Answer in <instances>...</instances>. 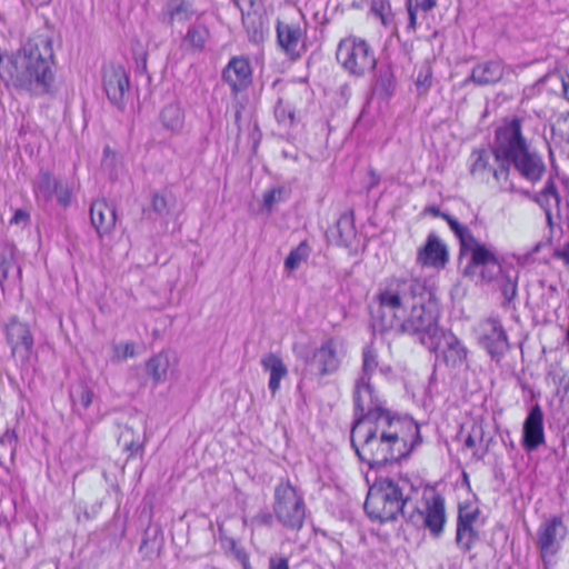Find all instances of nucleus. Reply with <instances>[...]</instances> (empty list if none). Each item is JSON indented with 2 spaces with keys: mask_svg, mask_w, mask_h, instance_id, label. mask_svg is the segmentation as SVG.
<instances>
[{
  "mask_svg": "<svg viewBox=\"0 0 569 569\" xmlns=\"http://www.w3.org/2000/svg\"><path fill=\"white\" fill-rule=\"evenodd\" d=\"M350 441L359 459L373 468L408 457L422 440L411 418L371 413L355 420Z\"/></svg>",
  "mask_w": 569,
  "mask_h": 569,
  "instance_id": "2",
  "label": "nucleus"
},
{
  "mask_svg": "<svg viewBox=\"0 0 569 569\" xmlns=\"http://www.w3.org/2000/svg\"><path fill=\"white\" fill-rule=\"evenodd\" d=\"M37 199L44 202L53 198L57 202L67 208L71 203V191L69 186L60 179L54 178L49 171L41 170L33 184Z\"/></svg>",
  "mask_w": 569,
  "mask_h": 569,
  "instance_id": "14",
  "label": "nucleus"
},
{
  "mask_svg": "<svg viewBox=\"0 0 569 569\" xmlns=\"http://www.w3.org/2000/svg\"><path fill=\"white\" fill-rule=\"evenodd\" d=\"M22 267L17 248L11 243L0 244V286L21 284Z\"/></svg>",
  "mask_w": 569,
  "mask_h": 569,
  "instance_id": "19",
  "label": "nucleus"
},
{
  "mask_svg": "<svg viewBox=\"0 0 569 569\" xmlns=\"http://www.w3.org/2000/svg\"><path fill=\"white\" fill-rule=\"evenodd\" d=\"M426 282L419 279H391L378 293L382 330H392L416 296L425 295Z\"/></svg>",
  "mask_w": 569,
  "mask_h": 569,
  "instance_id": "6",
  "label": "nucleus"
},
{
  "mask_svg": "<svg viewBox=\"0 0 569 569\" xmlns=\"http://www.w3.org/2000/svg\"><path fill=\"white\" fill-rule=\"evenodd\" d=\"M415 486L407 477L399 479L379 478L369 488L365 511L372 520L380 522L396 520L399 515L407 521L428 529L431 536L438 538L443 532L446 523L445 499L435 493L425 499L423 510L410 509V500Z\"/></svg>",
  "mask_w": 569,
  "mask_h": 569,
  "instance_id": "3",
  "label": "nucleus"
},
{
  "mask_svg": "<svg viewBox=\"0 0 569 569\" xmlns=\"http://www.w3.org/2000/svg\"><path fill=\"white\" fill-rule=\"evenodd\" d=\"M209 37V28L204 23L197 21L188 28L183 37V43L193 51H202Z\"/></svg>",
  "mask_w": 569,
  "mask_h": 569,
  "instance_id": "29",
  "label": "nucleus"
},
{
  "mask_svg": "<svg viewBox=\"0 0 569 569\" xmlns=\"http://www.w3.org/2000/svg\"><path fill=\"white\" fill-rule=\"evenodd\" d=\"M160 121L166 129L172 132L180 131L184 123V114L180 104H167L160 112Z\"/></svg>",
  "mask_w": 569,
  "mask_h": 569,
  "instance_id": "30",
  "label": "nucleus"
},
{
  "mask_svg": "<svg viewBox=\"0 0 569 569\" xmlns=\"http://www.w3.org/2000/svg\"><path fill=\"white\" fill-rule=\"evenodd\" d=\"M29 220V213L22 209L16 210L13 217L10 220L12 224H19Z\"/></svg>",
  "mask_w": 569,
  "mask_h": 569,
  "instance_id": "52",
  "label": "nucleus"
},
{
  "mask_svg": "<svg viewBox=\"0 0 569 569\" xmlns=\"http://www.w3.org/2000/svg\"><path fill=\"white\" fill-rule=\"evenodd\" d=\"M423 213L431 214L433 217H439L443 219V216H446V212H441L440 209L437 206H428L425 208Z\"/></svg>",
  "mask_w": 569,
  "mask_h": 569,
  "instance_id": "54",
  "label": "nucleus"
},
{
  "mask_svg": "<svg viewBox=\"0 0 569 569\" xmlns=\"http://www.w3.org/2000/svg\"><path fill=\"white\" fill-rule=\"evenodd\" d=\"M4 336L14 361L22 368L28 367L34 347V339L29 325L17 317H11L4 323Z\"/></svg>",
  "mask_w": 569,
  "mask_h": 569,
  "instance_id": "10",
  "label": "nucleus"
},
{
  "mask_svg": "<svg viewBox=\"0 0 569 569\" xmlns=\"http://www.w3.org/2000/svg\"><path fill=\"white\" fill-rule=\"evenodd\" d=\"M347 355V349L342 340L338 338H328L317 347L311 357H306V370L302 379L316 378L321 379L327 376L337 373Z\"/></svg>",
  "mask_w": 569,
  "mask_h": 569,
  "instance_id": "9",
  "label": "nucleus"
},
{
  "mask_svg": "<svg viewBox=\"0 0 569 569\" xmlns=\"http://www.w3.org/2000/svg\"><path fill=\"white\" fill-rule=\"evenodd\" d=\"M103 90L110 102L119 108L123 106L129 90V77L122 66L109 64L102 70Z\"/></svg>",
  "mask_w": 569,
  "mask_h": 569,
  "instance_id": "15",
  "label": "nucleus"
},
{
  "mask_svg": "<svg viewBox=\"0 0 569 569\" xmlns=\"http://www.w3.org/2000/svg\"><path fill=\"white\" fill-rule=\"evenodd\" d=\"M443 220L447 221L455 236L460 240L461 248H467V241H475V237L468 227L461 224L456 218L447 213L443 216Z\"/></svg>",
  "mask_w": 569,
  "mask_h": 569,
  "instance_id": "39",
  "label": "nucleus"
},
{
  "mask_svg": "<svg viewBox=\"0 0 569 569\" xmlns=\"http://www.w3.org/2000/svg\"><path fill=\"white\" fill-rule=\"evenodd\" d=\"M118 442L126 451L130 452V456L136 455L142 448L139 435H136L133 428L128 425L122 427L118 437Z\"/></svg>",
  "mask_w": 569,
  "mask_h": 569,
  "instance_id": "34",
  "label": "nucleus"
},
{
  "mask_svg": "<svg viewBox=\"0 0 569 569\" xmlns=\"http://www.w3.org/2000/svg\"><path fill=\"white\" fill-rule=\"evenodd\" d=\"M288 196V192L284 188H274L268 190L263 194V204L267 209H271L274 203L283 201Z\"/></svg>",
  "mask_w": 569,
  "mask_h": 569,
  "instance_id": "44",
  "label": "nucleus"
},
{
  "mask_svg": "<svg viewBox=\"0 0 569 569\" xmlns=\"http://www.w3.org/2000/svg\"><path fill=\"white\" fill-rule=\"evenodd\" d=\"M269 569H289V561L283 557H271L269 559Z\"/></svg>",
  "mask_w": 569,
  "mask_h": 569,
  "instance_id": "50",
  "label": "nucleus"
},
{
  "mask_svg": "<svg viewBox=\"0 0 569 569\" xmlns=\"http://www.w3.org/2000/svg\"><path fill=\"white\" fill-rule=\"evenodd\" d=\"M526 197L537 203L542 210L550 211L552 203L558 207L560 203V194L558 192L555 180L550 177L543 188L537 193H530L528 190L521 191Z\"/></svg>",
  "mask_w": 569,
  "mask_h": 569,
  "instance_id": "27",
  "label": "nucleus"
},
{
  "mask_svg": "<svg viewBox=\"0 0 569 569\" xmlns=\"http://www.w3.org/2000/svg\"><path fill=\"white\" fill-rule=\"evenodd\" d=\"M378 368V353L372 346H366L362 349L361 375L358 380L370 381L372 375Z\"/></svg>",
  "mask_w": 569,
  "mask_h": 569,
  "instance_id": "33",
  "label": "nucleus"
},
{
  "mask_svg": "<svg viewBox=\"0 0 569 569\" xmlns=\"http://www.w3.org/2000/svg\"><path fill=\"white\" fill-rule=\"evenodd\" d=\"M500 290L506 301L510 303L516 297L518 292V272L513 270L512 273L505 272L502 276V282L500 284Z\"/></svg>",
  "mask_w": 569,
  "mask_h": 569,
  "instance_id": "40",
  "label": "nucleus"
},
{
  "mask_svg": "<svg viewBox=\"0 0 569 569\" xmlns=\"http://www.w3.org/2000/svg\"><path fill=\"white\" fill-rule=\"evenodd\" d=\"M542 246V243H537L536 247L533 248V252H538L540 250V247Z\"/></svg>",
  "mask_w": 569,
  "mask_h": 569,
  "instance_id": "58",
  "label": "nucleus"
},
{
  "mask_svg": "<svg viewBox=\"0 0 569 569\" xmlns=\"http://www.w3.org/2000/svg\"><path fill=\"white\" fill-rule=\"evenodd\" d=\"M311 253L309 243L303 240L292 249L284 260V268L289 271L297 270L302 262L307 261Z\"/></svg>",
  "mask_w": 569,
  "mask_h": 569,
  "instance_id": "31",
  "label": "nucleus"
},
{
  "mask_svg": "<svg viewBox=\"0 0 569 569\" xmlns=\"http://www.w3.org/2000/svg\"><path fill=\"white\" fill-rule=\"evenodd\" d=\"M274 515L269 511H260L251 518V525L256 527H272Z\"/></svg>",
  "mask_w": 569,
  "mask_h": 569,
  "instance_id": "46",
  "label": "nucleus"
},
{
  "mask_svg": "<svg viewBox=\"0 0 569 569\" xmlns=\"http://www.w3.org/2000/svg\"><path fill=\"white\" fill-rule=\"evenodd\" d=\"M117 160L116 153L111 150L110 147H106L103 150V159H102V167L106 170H110V174H112L113 166Z\"/></svg>",
  "mask_w": 569,
  "mask_h": 569,
  "instance_id": "48",
  "label": "nucleus"
},
{
  "mask_svg": "<svg viewBox=\"0 0 569 569\" xmlns=\"http://www.w3.org/2000/svg\"><path fill=\"white\" fill-rule=\"evenodd\" d=\"M380 82L383 88H386V89L390 88L392 84L391 74L388 71H386L383 74L381 73Z\"/></svg>",
  "mask_w": 569,
  "mask_h": 569,
  "instance_id": "55",
  "label": "nucleus"
},
{
  "mask_svg": "<svg viewBox=\"0 0 569 569\" xmlns=\"http://www.w3.org/2000/svg\"><path fill=\"white\" fill-rule=\"evenodd\" d=\"M331 232H337L339 237L338 244H347L355 236L352 217L348 213L341 214Z\"/></svg>",
  "mask_w": 569,
  "mask_h": 569,
  "instance_id": "35",
  "label": "nucleus"
},
{
  "mask_svg": "<svg viewBox=\"0 0 569 569\" xmlns=\"http://www.w3.org/2000/svg\"><path fill=\"white\" fill-rule=\"evenodd\" d=\"M336 57L341 67L357 78L372 72L377 66L372 47L365 39L355 36L340 40Z\"/></svg>",
  "mask_w": 569,
  "mask_h": 569,
  "instance_id": "8",
  "label": "nucleus"
},
{
  "mask_svg": "<svg viewBox=\"0 0 569 569\" xmlns=\"http://www.w3.org/2000/svg\"><path fill=\"white\" fill-rule=\"evenodd\" d=\"M164 14L169 24L183 23L196 14L193 3L189 0H168L164 6Z\"/></svg>",
  "mask_w": 569,
  "mask_h": 569,
  "instance_id": "28",
  "label": "nucleus"
},
{
  "mask_svg": "<svg viewBox=\"0 0 569 569\" xmlns=\"http://www.w3.org/2000/svg\"><path fill=\"white\" fill-rule=\"evenodd\" d=\"M409 312L399 319L393 330L418 336L421 345L429 350L438 346L439 326L438 311L433 293L426 286L425 295L416 296L408 307Z\"/></svg>",
  "mask_w": 569,
  "mask_h": 569,
  "instance_id": "5",
  "label": "nucleus"
},
{
  "mask_svg": "<svg viewBox=\"0 0 569 569\" xmlns=\"http://www.w3.org/2000/svg\"><path fill=\"white\" fill-rule=\"evenodd\" d=\"M355 415L366 418L371 413H392L385 409L370 381L357 380L353 391Z\"/></svg>",
  "mask_w": 569,
  "mask_h": 569,
  "instance_id": "17",
  "label": "nucleus"
},
{
  "mask_svg": "<svg viewBox=\"0 0 569 569\" xmlns=\"http://www.w3.org/2000/svg\"><path fill=\"white\" fill-rule=\"evenodd\" d=\"M17 441V435L13 430H7L0 438V443H8L14 446Z\"/></svg>",
  "mask_w": 569,
  "mask_h": 569,
  "instance_id": "53",
  "label": "nucleus"
},
{
  "mask_svg": "<svg viewBox=\"0 0 569 569\" xmlns=\"http://www.w3.org/2000/svg\"><path fill=\"white\" fill-rule=\"evenodd\" d=\"M479 433H480V437H482V429L479 428Z\"/></svg>",
  "mask_w": 569,
  "mask_h": 569,
  "instance_id": "60",
  "label": "nucleus"
},
{
  "mask_svg": "<svg viewBox=\"0 0 569 569\" xmlns=\"http://www.w3.org/2000/svg\"><path fill=\"white\" fill-rule=\"evenodd\" d=\"M478 539V533L473 526L457 525L456 542L463 551L472 549Z\"/></svg>",
  "mask_w": 569,
  "mask_h": 569,
  "instance_id": "37",
  "label": "nucleus"
},
{
  "mask_svg": "<svg viewBox=\"0 0 569 569\" xmlns=\"http://www.w3.org/2000/svg\"><path fill=\"white\" fill-rule=\"evenodd\" d=\"M274 116L280 123H292L295 120V110L290 106L284 104L283 101L279 99L274 108Z\"/></svg>",
  "mask_w": 569,
  "mask_h": 569,
  "instance_id": "43",
  "label": "nucleus"
},
{
  "mask_svg": "<svg viewBox=\"0 0 569 569\" xmlns=\"http://www.w3.org/2000/svg\"><path fill=\"white\" fill-rule=\"evenodd\" d=\"M567 536V527L558 516L546 519L537 531V546L541 557H553L561 548V542Z\"/></svg>",
  "mask_w": 569,
  "mask_h": 569,
  "instance_id": "12",
  "label": "nucleus"
},
{
  "mask_svg": "<svg viewBox=\"0 0 569 569\" xmlns=\"http://www.w3.org/2000/svg\"><path fill=\"white\" fill-rule=\"evenodd\" d=\"M478 335L480 345L493 360L500 361L509 349L508 337L500 321L493 318L481 321Z\"/></svg>",
  "mask_w": 569,
  "mask_h": 569,
  "instance_id": "13",
  "label": "nucleus"
},
{
  "mask_svg": "<svg viewBox=\"0 0 569 569\" xmlns=\"http://www.w3.org/2000/svg\"><path fill=\"white\" fill-rule=\"evenodd\" d=\"M174 206L172 196L156 192L151 198V208L160 217H168Z\"/></svg>",
  "mask_w": 569,
  "mask_h": 569,
  "instance_id": "41",
  "label": "nucleus"
},
{
  "mask_svg": "<svg viewBox=\"0 0 569 569\" xmlns=\"http://www.w3.org/2000/svg\"><path fill=\"white\" fill-rule=\"evenodd\" d=\"M505 74V66L499 60H488L476 64L466 82L489 86L499 82Z\"/></svg>",
  "mask_w": 569,
  "mask_h": 569,
  "instance_id": "24",
  "label": "nucleus"
},
{
  "mask_svg": "<svg viewBox=\"0 0 569 569\" xmlns=\"http://www.w3.org/2000/svg\"><path fill=\"white\" fill-rule=\"evenodd\" d=\"M557 82L561 86L562 97L569 101V73H561L555 77Z\"/></svg>",
  "mask_w": 569,
  "mask_h": 569,
  "instance_id": "49",
  "label": "nucleus"
},
{
  "mask_svg": "<svg viewBox=\"0 0 569 569\" xmlns=\"http://www.w3.org/2000/svg\"><path fill=\"white\" fill-rule=\"evenodd\" d=\"M113 361H123L136 356L134 342L117 343L113 346Z\"/></svg>",
  "mask_w": 569,
  "mask_h": 569,
  "instance_id": "42",
  "label": "nucleus"
},
{
  "mask_svg": "<svg viewBox=\"0 0 569 569\" xmlns=\"http://www.w3.org/2000/svg\"><path fill=\"white\" fill-rule=\"evenodd\" d=\"M465 447L467 448H473L476 447V439H475V435H469L466 440H465Z\"/></svg>",
  "mask_w": 569,
  "mask_h": 569,
  "instance_id": "56",
  "label": "nucleus"
},
{
  "mask_svg": "<svg viewBox=\"0 0 569 569\" xmlns=\"http://www.w3.org/2000/svg\"><path fill=\"white\" fill-rule=\"evenodd\" d=\"M448 261L449 252L446 243L435 232H430L426 243L418 249L417 263L422 267L443 269Z\"/></svg>",
  "mask_w": 569,
  "mask_h": 569,
  "instance_id": "18",
  "label": "nucleus"
},
{
  "mask_svg": "<svg viewBox=\"0 0 569 569\" xmlns=\"http://www.w3.org/2000/svg\"><path fill=\"white\" fill-rule=\"evenodd\" d=\"M52 41L47 37H38L7 59L0 58V77L18 90L41 97L52 89Z\"/></svg>",
  "mask_w": 569,
  "mask_h": 569,
  "instance_id": "4",
  "label": "nucleus"
},
{
  "mask_svg": "<svg viewBox=\"0 0 569 569\" xmlns=\"http://www.w3.org/2000/svg\"><path fill=\"white\" fill-rule=\"evenodd\" d=\"M437 349H440V355L447 366L458 368L467 361V348L460 339L450 331L439 332L438 346L432 350Z\"/></svg>",
  "mask_w": 569,
  "mask_h": 569,
  "instance_id": "21",
  "label": "nucleus"
},
{
  "mask_svg": "<svg viewBox=\"0 0 569 569\" xmlns=\"http://www.w3.org/2000/svg\"><path fill=\"white\" fill-rule=\"evenodd\" d=\"M272 511L284 529L301 530L307 515L303 491L293 486L289 479H281L274 487Z\"/></svg>",
  "mask_w": 569,
  "mask_h": 569,
  "instance_id": "7",
  "label": "nucleus"
},
{
  "mask_svg": "<svg viewBox=\"0 0 569 569\" xmlns=\"http://www.w3.org/2000/svg\"><path fill=\"white\" fill-rule=\"evenodd\" d=\"M470 244L471 258L465 268V276L475 278L479 273L482 281L490 282L502 272V268L492 251L476 238L475 241H467Z\"/></svg>",
  "mask_w": 569,
  "mask_h": 569,
  "instance_id": "11",
  "label": "nucleus"
},
{
  "mask_svg": "<svg viewBox=\"0 0 569 569\" xmlns=\"http://www.w3.org/2000/svg\"><path fill=\"white\" fill-rule=\"evenodd\" d=\"M545 442L543 413L539 405L533 406L522 427V446L533 451Z\"/></svg>",
  "mask_w": 569,
  "mask_h": 569,
  "instance_id": "22",
  "label": "nucleus"
},
{
  "mask_svg": "<svg viewBox=\"0 0 569 569\" xmlns=\"http://www.w3.org/2000/svg\"><path fill=\"white\" fill-rule=\"evenodd\" d=\"M432 74L433 72L429 61H423L418 67L415 84L419 96L426 94L432 87Z\"/></svg>",
  "mask_w": 569,
  "mask_h": 569,
  "instance_id": "36",
  "label": "nucleus"
},
{
  "mask_svg": "<svg viewBox=\"0 0 569 569\" xmlns=\"http://www.w3.org/2000/svg\"><path fill=\"white\" fill-rule=\"evenodd\" d=\"M469 173L479 183L503 189L510 167L531 184L540 182L547 171L543 156L523 136L520 118L506 119L495 131L491 148L475 149L469 156Z\"/></svg>",
  "mask_w": 569,
  "mask_h": 569,
  "instance_id": "1",
  "label": "nucleus"
},
{
  "mask_svg": "<svg viewBox=\"0 0 569 569\" xmlns=\"http://www.w3.org/2000/svg\"><path fill=\"white\" fill-rule=\"evenodd\" d=\"M90 220L99 237H103L116 226V210L106 200H96L90 206Z\"/></svg>",
  "mask_w": 569,
  "mask_h": 569,
  "instance_id": "23",
  "label": "nucleus"
},
{
  "mask_svg": "<svg viewBox=\"0 0 569 569\" xmlns=\"http://www.w3.org/2000/svg\"><path fill=\"white\" fill-rule=\"evenodd\" d=\"M176 366V359L169 352H159L151 357L146 363L147 375L156 385L167 381L170 371Z\"/></svg>",
  "mask_w": 569,
  "mask_h": 569,
  "instance_id": "25",
  "label": "nucleus"
},
{
  "mask_svg": "<svg viewBox=\"0 0 569 569\" xmlns=\"http://www.w3.org/2000/svg\"><path fill=\"white\" fill-rule=\"evenodd\" d=\"M260 363L263 370L270 373L268 388L272 396H274L280 389L281 380L288 375V368L282 359L272 352L264 355Z\"/></svg>",
  "mask_w": 569,
  "mask_h": 569,
  "instance_id": "26",
  "label": "nucleus"
},
{
  "mask_svg": "<svg viewBox=\"0 0 569 569\" xmlns=\"http://www.w3.org/2000/svg\"><path fill=\"white\" fill-rule=\"evenodd\" d=\"M555 256L569 264V240L556 250Z\"/></svg>",
  "mask_w": 569,
  "mask_h": 569,
  "instance_id": "51",
  "label": "nucleus"
},
{
  "mask_svg": "<svg viewBox=\"0 0 569 569\" xmlns=\"http://www.w3.org/2000/svg\"><path fill=\"white\" fill-rule=\"evenodd\" d=\"M221 78L233 94L246 90L252 82V68L249 59L244 56L232 57L223 68Z\"/></svg>",
  "mask_w": 569,
  "mask_h": 569,
  "instance_id": "16",
  "label": "nucleus"
},
{
  "mask_svg": "<svg viewBox=\"0 0 569 569\" xmlns=\"http://www.w3.org/2000/svg\"><path fill=\"white\" fill-rule=\"evenodd\" d=\"M276 30L281 49L291 60H298L305 48L302 43L303 30L301 27L296 23L278 21Z\"/></svg>",
  "mask_w": 569,
  "mask_h": 569,
  "instance_id": "20",
  "label": "nucleus"
},
{
  "mask_svg": "<svg viewBox=\"0 0 569 569\" xmlns=\"http://www.w3.org/2000/svg\"><path fill=\"white\" fill-rule=\"evenodd\" d=\"M478 517V510H459L457 525L461 526H473V522L476 521Z\"/></svg>",
  "mask_w": 569,
  "mask_h": 569,
  "instance_id": "47",
  "label": "nucleus"
},
{
  "mask_svg": "<svg viewBox=\"0 0 569 569\" xmlns=\"http://www.w3.org/2000/svg\"><path fill=\"white\" fill-rule=\"evenodd\" d=\"M70 399L74 408L88 409L92 403L93 391L86 383H77L70 388Z\"/></svg>",
  "mask_w": 569,
  "mask_h": 569,
  "instance_id": "32",
  "label": "nucleus"
},
{
  "mask_svg": "<svg viewBox=\"0 0 569 569\" xmlns=\"http://www.w3.org/2000/svg\"><path fill=\"white\" fill-rule=\"evenodd\" d=\"M371 10L380 18L385 26L388 24V12L390 10V6L386 0H372Z\"/></svg>",
  "mask_w": 569,
  "mask_h": 569,
  "instance_id": "45",
  "label": "nucleus"
},
{
  "mask_svg": "<svg viewBox=\"0 0 569 569\" xmlns=\"http://www.w3.org/2000/svg\"><path fill=\"white\" fill-rule=\"evenodd\" d=\"M341 90H346V91H347V90H349V88H348V86H343V87L341 88Z\"/></svg>",
  "mask_w": 569,
  "mask_h": 569,
  "instance_id": "59",
  "label": "nucleus"
},
{
  "mask_svg": "<svg viewBox=\"0 0 569 569\" xmlns=\"http://www.w3.org/2000/svg\"><path fill=\"white\" fill-rule=\"evenodd\" d=\"M545 214H546V219H547V223L550 228H552L553 226V220H552V213H551V210L550 211H545Z\"/></svg>",
  "mask_w": 569,
  "mask_h": 569,
  "instance_id": "57",
  "label": "nucleus"
},
{
  "mask_svg": "<svg viewBox=\"0 0 569 569\" xmlns=\"http://www.w3.org/2000/svg\"><path fill=\"white\" fill-rule=\"evenodd\" d=\"M436 7L435 0H407V10L409 14L408 29L416 30L417 27V11H430Z\"/></svg>",
  "mask_w": 569,
  "mask_h": 569,
  "instance_id": "38",
  "label": "nucleus"
}]
</instances>
